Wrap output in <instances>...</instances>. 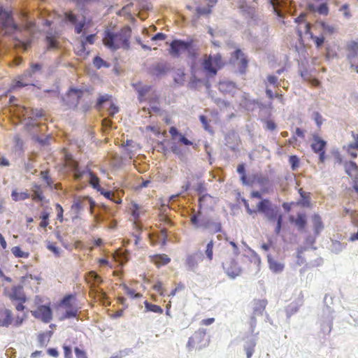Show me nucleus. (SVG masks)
<instances>
[{
	"instance_id": "1",
	"label": "nucleus",
	"mask_w": 358,
	"mask_h": 358,
	"mask_svg": "<svg viewBox=\"0 0 358 358\" xmlns=\"http://www.w3.org/2000/svg\"><path fill=\"white\" fill-rule=\"evenodd\" d=\"M20 18L22 26L14 22L10 12L0 8V34L15 36V38L22 32L32 34L35 29V23L28 13L21 10Z\"/></svg>"
},
{
	"instance_id": "2",
	"label": "nucleus",
	"mask_w": 358,
	"mask_h": 358,
	"mask_svg": "<svg viewBox=\"0 0 358 358\" xmlns=\"http://www.w3.org/2000/svg\"><path fill=\"white\" fill-rule=\"evenodd\" d=\"M131 35V29L129 27H125L118 32L106 29L103 38V44L112 51L120 48L127 50L129 48Z\"/></svg>"
},
{
	"instance_id": "3",
	"label": "nucleus",
	"mask_w": 358,
	"mask_h": 358,
	"mask_svg": "<svg viewBox=\"0 0 358 358\" xmlns=\"http://www.w3.org/2000/svg\"><path fill=\"white\" fill-rule=\"evenodd\" d=\"M196 50L193 39L189 41L175 39L170 44L169 53L174 57H178L181 52L187 51L189 56L194 57Z\"/></svg>"
},
{
	"instance_id": "4",
	"label": "nucleus",
	"mask_w": 358,
	"mask_h": 358,
	"mask_svg": "<svg viewBox=\"0 0 358 358\" xmlns=\"http://www.w3.org/2000/svg\"><path fill=\"white\" fill-rule=\"evenodd\" d=\"M222 268L227 275L231 279H235L241 275L242 269L234 258H230L222 262Z\"/></svg>"
},
{
	"instance_id": "5",
	"label": "nucleus",
	"mask_w": 358,
	"mask_h": 358,
	"mask_svg": "<svg viewBox=\"0 0 358 358\" xmlns=\"http://www.w3.org/2000/svg\"><path fill=\"white\" fill-rule=\"evenodd\" d=\"M274 13L279 18H284L285 13H291V2L287 0H268Z\"/></svg>"
},
{
	"instance_id": "6",
	"label": "nucleus",
	"mask_w": 358,
	"mask_h": 358,
	"mask_svg": "<svg viewBox=\"0 0 358 358\" xmlns=\"http://www.w3.org/2000/svg\"><path fill=\"white\" fill-rule=\"evenodd\" d=\"M84 91L81 89L71 88L63 100L70 108L76 107L79 100L83 96Z\"/></svg>"
},
{
	"instance_id": "7",
	"label": "nucleus",
	"mask_w": 358,
	"mask_h": 358,
	"mask_svg": "<svg viewBox=\"0 0 358 358\" xmlns=\"http://www.w3.org/2000/svg\"><path fill=\"white\" fill-rule=\"evenodd\" d=\"M31 314L45 323H49L52 319V311L49 306H39L36 310L31 311Z\"/></svg>"
},
{
	"instance_id": "8",
	"label": "nucleus",
	"mask_w": 358,
	"mask_h": 358,
	"mask_svg": "<svg viewBox=\"0 0 358 358\" xmlns=\"http://www.w3.org/2000/svg\"><path fill=\"white\" fill-rule=\"evenodd\" d=\"M85 280L90 285L92 289L96 293L100 294L102 296H105V292L103 289H97V286L102 283L103 280L95 272V271H90L85 275Z\"/></svg>"
},
{
	"instance_id": "9",
	"label": "nucleus",
	"mask_w": 358,
	"mask_h": 358,
	"mask_svg": "<svg viewBox=\"0 0 358 358\" xmlns=\"http://www.w3.org/2000/svg\"><path fill=\"white\" fill-rule=\"evenodd\" d=\"M201 229L208 230L210 233L215 234L221 231L222 226L220 222H213L208 218H201L200 220Z\"/></svg>"
},
{
	"instance_id": "10",
	"label": "nucleus",
	"mask_w": 358,
	"mask_h": 358,
	"mask_svg": "<svg viewBox=\"0 0 358 358\" xmlns=\"http://www.w3.org/2000/svg\"><path fill=\"white\" fill-rule=\"evenodd\" d=\"M324 314L325 317L321 323V331L324 334H329L332 329L334 317L329 307L324 310Z\"/></svg>"
},
{
	"instance_id": "11",
	"label": "nucleus",
	"mask_w": 358,
	"mask_h": 358,
	"mask_svg": "<svg viewBox=\"0 0 358 358\" xmlns=\"http://www.w3.org/2000/svg\"><path fill=\"white\" fill-rule=\"evenodd\" d=\"M202 260V255L198 252L193 253L187 257L186 265L187 269L195 272L198 268L199 263Z\"/></svg>"
},
{
	"instance_id": "12",
	"label": "nucleus",
	"mask_w": 358,
	"mask_h": 358,
	"mask_svg": "<svg viewBox=\"0 0 358 358\" xmlns=\"http://www.w3.org/2000/svg\"><path fill=\"white\" fill-rule=\"evenodd\" d=\"M84 174H87L90 177V184L93 187V188L96 189L97 191H101V187L99 185V179L91 171H83L80 173L79 171H76V178L77 180L81 179Z\"/></svg>"
},
{
	"instance_id": "13",
	"label": "nucleus",
	"mask_w": 358,
	"mask_h": 358,
	"mask_svg": "<svg viewBox=\"0 0 358 358\" xmlns=\"http://www.w3.org/2000/svg\"><path fill=\"white\" fill-rule=\"evenodd\" d=\"M257 338L256 336L248 337L243 345V349L245 351L247 358H251L257 345Z\"/></svg>"
},
{
	"instance_id": "14",
	"label": "nucleus",
	"mask_w": 358,
	"mask_h": 358,
	"mask_svg": "<svg viewBox=\"0 0 358 358\" xmlns=\"http://www.w3.org/2000/svg\"><path fill=\"white\" fill-rule=\"evenodd\" d=\"M327 142L322 139L317 134L313 135V143H311V148L314 152L317 153L325 150Z\"/></svg>"
},
{
	"instance_id": "15",
	"label": "nucleus",
	"mask_w": 358,
	"mask_h": 358,
	"mask_svg": "<svg viewBox=\"0 0 358 358\" xmlns=\"http://www.w3.org/2000/svg\"><path fill=\"white\" fill-rule=\"evenodd\" d=\"M269 269L274 273H280L283 271L285 264L280 262L274 259L271 255L267 256Z\"/></svg>"
},
{
	"instance_id": "16",
	"label": "nucleus",
	"mask_w": 358,
	"mask_h": 358,
	"mask_svg": "<svg viewBox=\"0 0 358 358\" xmlns=\"http://www.w3.org/2000/svg\"><path fill=\"white\" fill-rule=\"evenodd\" d=\"M226 145L233 151L238 150V136L235 133H231L225 137Z\"/></svg>"
},
{
	"instance_id": "17",
	"label": "nucleus",
	"mask_w": 358,
	"mask_h": 358,
	"mask_svg": "<svg viewBox=\"0 0 358 358\" xmlns=\"http://www.w3.org/2000/svg\"><path fill=\"white\" fill-rule=\"evenodd\" d=\"M168 70L169 66L167 63L158 62L151 67L150 71L153 75L160 76L165 74Z\"/></svg>"
},
{
	"instance_id": "18",
	"label": "nucleus",
	"mask_w": 358,
	"mask_h": 358,
	"mask_svg": "<svg viewBox=\"0 0 358 358\" xmlns=\"http://www.w3.org/2000/svg\"><path fill=\"white\" fill-rule=\"evenodd\" d=\"M219 90L223 93H234L236 90V84L229 80L220 81L219 83Z\"/></svg>"
},
{
	"instance_id": "19",
	"label": "nucleus",
	"mask_w": 358,
	"mask_h": 358,
	"mask_svg": "<svg viewBox=\"0 0 358 358\" xmlns=\"http://www.w3.org/2000/svg\"><path fill=\"white\" fill-rule=\"evenodd\" d=\"M3 319H0V327H8L13 322L12 313L8 309H4L0 312Z\"/></svg>"
},
{
	"instance_id": "20",
	"label": "nucleus",
	"mask_w": 358,
	"mask_h": 358,
	"mask_svg": "<svg viewBox=\"0 0 358 358\" xmlns=\"http://www.w3.org/2000/svg\"><path fill=\"white\" fill-rule=\"evenodd\" d=\"M195 333H201V335H198L195 338V342L196 343L197 347L201 349V348L206 346L208 343V339L206 336V332L205 329H199Z\"/></svg>"
},
{
	"instance_id": "21",
	"label": "nucleus",
	"mask_w": 358,
	"mask_h": 358,
	"mask_svg": "<svg viewBox=\"0 0 358 358\" xmlns=\"http://www.w3.org/2000/svg\"><path fill=\"white\" fill-rule=\"evenodd\" d=\"M24 115L27 116L31 120H33L34 118H39L43 116V112L40 109H28L27 108H22Z\"/></svg>"
},
{
	"instance_id": "22",
	"label": "nucleus",
	"mask_w": 358,
	"mask_h": 358,
	"mask_svg": "<svg viewBox=\"0 0 358 358\" xmlns=\"http://www.w3.org/2000/svg\"><path fill=\"white\" fill-rule=\"evenodd\" d=\"M234 54L236 59L240 60L238 64V65L240 66V72L243 73L248 66V60L245 58L244 55L241 50H236Z\"/></svg>"
},
{
	"instance_id": "23",
	"label": "nucleus",
	"mask_w": 358,
	"mask_h": 358,
	"mask_svg": "<svg viewBox=\"0 0 358 358\" xmlns=\"http://www.w3.org/2000/svg\"><path fill=\"white\" fill-rule=\"evenodd\" d=\"M10 297L12 299L20 301V302L26 301V297L23 292L22 287L20 286L14 287L13 288Z\"/></svg>"
},
{
	"instance_id": "24",
	"label": "nucleus",
	"mask_w": 358,
	"mask_h": 358,
	"mask_svg": "<svg viewBox=\"0 0 358 358\" xmlns=\"http://www.w3.org/2000/svg\"><path fill=\"white\" fill-rule=\"evenodd\" d=\"M346 173L351 178H354L357 175L358 166L357 164L352 161L345 162L344 164Z\"/></svg>"
},
{
	"instance_id": "25",
	"label": "nucleus",
	"mask_w": 358,
	"mask_h": 358,
	"mask_svg": "<svg viewBox=\"0 0 358 358\" xmlns=\"http://www.w3.org/2000/svg\"><path fill=\"white\" fill-rule=\"evenodd\" d=\"M203 67L204 70L213 76L216 75L218 68L212 62L211 58L208 57L203 61Z\"/></svg>"
},
{
	"instance_id": "26",
	"label": "nucleus",
	"mask_w": 358,
	"mask_h": 358,
	"mask_svg": "<svg viewBox=\"0 0 358 358\" xmlns=\"http://www.w3.org/2000/svg\"><path fill=\"white\" fill-rule=\"evenodd\" d=\"M257 207L258 212L264 214L273 207V205L268 199H264L259 202Z\"/></svg>"
},
{
	"instance_id": "27",
	"label": "nucleus",
	"mask_w": 358,
	"mask_h": 358,
	"mask_svg": "<svg viewBox=\"0 0 358 358\" xmlns=\"http://www.w3.org/2000/svg\"><path fill=\"white\" fill-rule=\"evenodd\" d=\"M185 73L181 69H178L174 73L173 80L174 82L180 85H182L185 83Z\"/></svg>"
},
{
	"instance_id": "28",
	"label": "nucleus",
	"mask_w": 358,
	"mask_h": 358,
	"mask_svg": "<svg viewBox=\"0 0 358 358\" xmlns=\"http://www.w3.org/2000/svg\"><path fill=\"white\" fill-rule=\"evenodd\" d=\"M358 57V43L352 42L348 48V59H352Z\"/></svg>"
},
{
	"instance_id": "29",
	"label": "nucleus",
	"mask_w": 358,
	"mask_h": 358,
	"mask_svg": "<svg viewBox=\"0 0 358 358\" xmlns=\"http://www.w3.org/2000/svg\"><path fill=\"white\" fill-rule=\"evenodd\" d=\"M86 203L84 201H82L80 199H75L73 201V203L71 206V210L75 213H78L81 210H83L85 206H86Z\"/></svg>"
},
{
	"instance_id": "30",
	"label": "nucleus",
	"mask_w": 358,
	"mask_h": 358,
	"mask_svg": "<svg viewBox=\"0 0 358 358\" xmlns=\"http://www.w3.org/2000/svg\"><path fill=\"white\" fill-rule=\"evenodd\" d=\"M12 199L15 201H23L29 197V194L27 192H17L15 190L13 191L11 193Z\"/></svg>"
},
{
	"instance_id": "31",
	"label": "nucleus",
	"mask_w": 358,
	"mask_h": 358,
	"mask_svg": "<svg viewBox=\"0 0 358 358\" xmlns=\"http://www.w3.org/2000/svg\"><path fill=\"white\" fill-rule=\"evenodd\" d=\"M315 232L318 234L323 229V224L321 217L318 215H315L313 219Z\"/></svg>"
},
{
	"instance_id": "32",
	"label": "nucleus",
	"mask_w": 358,
	"mask_h": 358,
	"mask_svg": "<svg viewBox=\"0 0 358 358\" xmlns=\"http://www.w3.org/2000/svg\"><path fill=\"white\" fill-rule=\"evenodd\" d=\"M144 303H145V308L147 311H150V312L160 313V314L163 313V309L157 305L152 304L147 301H145Z\"/></svg>"
},
{
	"instance_id": "33",
	"label": "nucleus",
	"mask_w": 358,
	"mask_h": 358,
	"mask_svg": "<svg viewBox=\"0 0 358 358\" xmlns=\"http://www.w3.org/2000/svg\"><path fill=\"white\" fill-rule=\"evenodd\" d=\"M278 208L277 207H272L271 208H270L266 213H264V215H265V217L267 218L268 220L269 221H273L274 220L276 219V217H278V216L279 215H278Z\"/></svg>"
},
{
	"instance_id": "34",
	"label": "nucleus",
	"mask_w": 358,
	"mask_h": 358,
	"mask_svg": "<svg viewBox=\"0 0 358 358\" xmlns=\"http://www.w3.org/2000/svg\"><path fill=\"white\" fill-rule=\"evenodd\" d=\"M45 39H46L48 50L58 48V43L54 36H52L50 34H48L46 36Z\"/></svg>"
},
{
	"instance_id": "35",
	"label": "nucleus",
	"mask_w": 358,
	"mask_h": 358,
	"mask_svg": "<svg viewBox=\"0 0 358 358\" xmlns=\"http://www.w3.org/2000/svg\"><path fill=\"white\" fill-rule=\"evenodd\" d=\"M95 34H90L85 38V41H81L80 52H84L85 51L86 43L89 44H93L94 43Z\"/></svg>"
},
{
	"instance_id": "36",
	"label": "nucleus",
	"mask_w": 358,
	"mask_h": 358,
	"mask_svg": "<svg viewBox=\"0 0 358 358\" xmlns=\"http://www.w3.org/2000/svg\"><path fill=\"white\" fill-rule=\"evenodd\" d=\"M171 259L166 255H159L156 257L155 263L158 266L166 265L169 264Z\"/></svg>"
},
{
	"instance_id": "37",
	"label": "nucleus",
	"mask_w": 358,
	"mask_h": 358,
	"mask_svg": "<svg viewBox=\"0 0 358 358\" xmlns=\"http://www.w3.org/2000/svg\"><path fill=\"white\" fill-rule=\"evenodd\" d=\"M294 222L299 229H303L306 224V220L305 215L303 214H299Z\"/></svg>"
},
{
	"instance_id": "38",
	"label": "nucleus",
	"mask_w": 358,
	"mask_h": 358,
	"mask_svg": "<svg viewBox=\"0 0 358 358\" xmlns=\"http://www.w3.org/2000/svg\"><path fill=\"white\" fill-rule=\"evenodd\" d=\"M213 245H214L213 241L211 240L207 244L206 249L205 250L206 256L209 261H212V259L213 258Z\"/></svg>"
},
{
	"instance_id": "39",
	"label": "nucleus",
	"mask_w": 358,
	"mask_h": 358,
	"mask_svg": "<svg viewBox=\"0 0 358 358\" xmlns=\"http://www.w3.org/2000/svg\"><path fill=\"white\" fill-rule=\"evenodd\" d=\"M64 19L66 21L69 22L73 24H76L77 22V15L72 11H66L64 13Z\"/></svg>"
},
{
	"instance_id": "40",
	"label": "nucleus",
	"mask_w": 358,
	"mask_h": 358,
	"mask_svg": "<svg viewBox=\"0 0 358 358\" xmlns=\"http://www.w3.org/2000/svg\"><path fill=\"white\" fill-rule=\"evenodd\" d=\"M257 182L262 187V190L264 191V188L268 184V178L266 176H264L262 175H257L255 177Z\"/></svg>"
},
{
	"instance_id": "41",
	"label": "nucleus",
	"mask_w": 358,
	"mask_h": 358,
	"mask_svg": "<svg viewBox=\"0 0 358 358\" xmlns=\"http://www.w3.org/2000/svg\"><path fill=\"white\" fill-rule=\"evenodd\" d=\"M266 306V301L259 300L257 302L256 306L254 308V313L255 314H262Z\"/></svg>"
},
{
	"instance_id": "42",
	"label": "nucleus",
	"mask_w": 358,
	"mask_h": 358,
	"mask_svg": "<svg viewBox=\"0 0 358 358\" xmlns=\"http://www.w3.org/2000/svg\"><path fill=\"white\" fill-rule=\"evenodd\" d=\"M28 85H34L32 83V80H27L24 78V76H20L19 79L16 81L15 87H22Z\"/></svg>"
},
{
	"instance_id": "43",
	"label": "nucleus",
	"mask_w": 358,
	"mask_h": 358,
	"mask_svg": "<svg viewBox=\"0 0 358 358\" xmlns=\"http://www.w3.org/2000/svg\"><path fill=\"white\" fill-rule=\"evenodd\" d=\"M345 243H341L338 241H333L332 242V245H331V250L334 252V253H339L340 252H341L345 247Z\"/></svg>"
},
{
	"instance_id": "44",
	"label": "nucleus",
	"mask_w": 358,
	"mask_h": 358,
	"mask_svg": "<svg viewBox=\"0 0 358 358\" xmlns=\"http://www.w3.org/2000/svg\"><path fill=\"white\" fill-rule=\"evenodd\" d=\"M289 162L291 165V169L292 171L296 170L299 165V159L298 157L296 155H292L289 157Z\"/></svg>"
},
{
	"instance_id": "45",
	"label": "nucleus",
	"mask_w": 358,
	"mask_h": 358,
	"mask_svg": "<svg viewBox=\"0 0 358 358\" xmlns=\"http://www.w3.org/2000/svg\"><path fill=\"white\" fill-rule=\"evenodd\" d=\"M209 58H211L212 62L214 63V65L217 66L218 69L221 67L222 65V57L219 54H216L214 55H209Z\"/></svg>"
},
{
	"instance_id": "46",
	"label": "nucleus",
	"mask_w": 358,
	"mask_h": 358,
	"mask_svg": "<svg viewBox=\"0 0 358 358\" xmlns=\"http://www.w3.org/2000/svg\"><path fill=\"white\" fill-rule=\"evenodd\" d=\"M211 8L208 6V7H197L196 11L199 15H208L212 12Z\"/></svg>"
},
{
	"instance_id": "47",
	"label": "nucleus",
	"mask_w": 358,
	"mask_h": 358,
	"mask_svg": "<svg viewBox=\"0 0 358 358\" xmlns=\"http://www.w3.org/2000/svg\"><path fill=\"white\" fill-rule=\"evenodd\" d=\"M124 289L125 290L127 294L130 296L133 299H138L141 296V294L139 293H135L134 289H130L126 285H123Z\"/></svg>"
},
{
	"instance_id": "48",
	"label": "nucleus",
	"mask_w": 358,
	"mask_h": 358,
	"mask_svg": "<svg viewBox=\"0 0 358 358\" xmlns=\"http://www.w3.org/2000/svg\"><path fill=\"white\" fill-rule=\"evenodd\" d=\"M83 20L80 21L78 23L76 22L75 24V31L76 34H80L86 23L85 17L83 16Z\"/></svg>"
},
{
	"instance_id": "49",
	"label": "nucleus",
	"mask_w": 358,
	"mask_h": 358,
	"mask_svg": "<svg viewBox=\"0 0 358 358\" xmlns=\"http://www.w3.org/2000/svg\"><path fill=\"white\" fill-rule=\"evenodd\" d=\"M110 98V96H109L108 94H104V95L100 96L97 100L96 107L97 108H100L101 107V106L103 104V103L108 101Z\"/></svg>"
},
{
	"instance_id": "50",
	"label": "nucleus",
	"mask_w": 358,
	"mask_h": 358,
	"mask_svg": "<svg viewBox=\"0 0 358 358\" xmlns=\"http://www.w3.org/2000/svg\"><path fill=\"white\" fill-rule=\"evenodd\" d=\"M198 335H201V333H194L192 337L189 338V341L187 344V348H188L189 350H191L196 345L195 338Z\"/></svg>"
},
{
	"instance_id": "51",
	"label": "nucleus",
	"mask_w": 358,
	"mask_h": 358,
	"mask_svg": "<svg viewBox=\"0 0 358 358\" xmlns=\"http://www.w3.org/2000/svg\"><path fill=\"white\" fill-rule=\"evenodd\" d=\"M47 248L49 250H50L51 252H52L55 254V256L59 257V255H60V250L55 244L48 242V243L47 245Z\"/></svg>"
},
{
	"instance_id": "52",
	"label": "nucleus",
	"mask_w": 358,
	"mask_h": 358,
	"mask_svg": "<svg viewBox=\"0 0 358 358\" xmlns=\"http://www.w3.org/2000/svg\"><path fill=\"white\" fill-rule=\"evenodd\" d=\"M74 297L73 294L66 295L62 300L61 304L66 307H71V301Z\"/></svg>"
},
{
	"instance_id": "53",
	"label": "nucleus",
	"mask_w": 358,
	"mask_h": 358,
	"mask_svg": "<svg viewBox=\"0 0 358 358\" xmlns=\"http://www.w3.org/2000/svg\"><path fill=\"white\" fill-rule=\"evenodd\" d=\"M93 64L97 69H100L103 66H106V62L99 57H95L94 58Z\"/></svg>"
},
{
	"instance_id": "54",
	"label": "nucleus",
	"mask_w": 358,
	"mask_h": 358,
	"mask_svg": "<svg viewBox=\"0 0 358 358\" xmlns=\"http://www.w3.org/2000/svg\"><path fill=\"white\" fill-rule=\"evenodd\" d=\"M276 220H277V223H276V227L275 229V233L276 234H279L281 231L282 224V215H279L278 216V217H276Z\"/></svg>"
},
{
	"instance_id": "55",
	"label": "nucleus",
	"mask_w": 358,
	"mask_h": 358,
	"mask_svg": "<svg viewBox=\"0 0 358 358\" xmlns=\"http://www.w3.org/2000/svg\"><path fill=\"white\" fill-rule=\"evenodd\" d=\"M267 81L270 85L275 87L279 86L278 78L276 76L270 75L267 77Z\"/></svg>"
},
{
	"instance_id": "56",
	"label": "nucleus",
	"mask_w": 358,
	"mask_h": 358,
	"mask_svg": "<svg viewBox=\"0 0 358 358\" xmlns=\"http://www.w3.org/2000/svg\"><path fill=\"white\" fill-rule=\"evenodd\" d=\"M317 11L320 15H326L328 14L329 9L326 3H321L317 8Z\"/></svg>"
},
{
	"instance_id": "57",
	"label": "nucleus",
	"mask_w": 358,
	"mask_h": 358,
	"mask_svg": "<svg viewBox=\"0 0 358 358\" xmlns=\"http://www.w3.org/2000/svg\"><path fill=\"white\" fill-rule=\"evenodd\" d=\"M76 315H77V310L70 309V310H67L65 312L63 317L69 319V318L76 317Z\"/></svg>"
},
{
	"instance_id": "58",
	"label": "nucleus",
	"mask_w": 358,
	"mask_h": 358,
	"mask_svg": "<svg viewBox=\"0 0 358 358\" xmlns=\"http://www.w3.org/2000/svg\"><path fill=\"white\" fill-rule=\"evenodd\" d=\"M322 27L325 32L329 34H333L335 31V27L333 25H330L324 22L322 23Z\"/></svg>"
},
{
	"instance_id": "59",
	"label": "nucleus",
	"mask_w": 358,
	"mask_h": 358,
	"mask_svg": "<svg viewBox=\"0 0 358 358\" xmlns=\"http://www.w3.org/2000/svg\"><path fill=\"white\" fill-rule=\"evenodd\" d=\"M314 120L315 121L317 127H320L322 124V117L318 112H314L313 114Z\"/></svg>"
},
{
	"instance_id": "60",
	"label": "nucleus",
	"mask_w": 358,
	"mask_h": 358,
	"mask_svg": "<svg viewBox=\"0 0 358 358\" xmlns=\"http://www.w3.org/2000/svg\"><path fill=\"white\" fill-rule=\"evenodd\" d=\"M100 193L103 195L106 198L109 199L110 200L113 199L115 196V194L110 191H107L101 187Z\"/></svg>"
},
{
	"instance_id": "61",
	"label": "nucleus",
	"mask_w": 358,
	"mask_h": 358,
	"mask_svg": "<svg viewBox=\"0 0 358 358\" xmlns=\"http://www.w3.org/2000/svg\"><path fill=\"white\" fill-rule=\"evenodd\" d=\"M350 64L351 69H353L358 73V57L348 60Z\"/></svg>"
},
{
	"instance_id": "62",
	"label": "nucleus",
	"mask_w": 358,
	"mask_h": 358,
	"mask_svg": "<svg viewBox=\"0 0 358 358\" xmlns=\"http://www.w3.org/2000/svg\"><path fill=\"white\" fill-rule=\"evenodd\" d=\"M153 289L158 292L161 295H165V290L162 288L161 282H157L154 286Z\"/></svg>"
},
{
	"instance_id": "63",
	"label": "nucleus",
	"mask_w": 358,
	"mask_h": 358,
	"mask_svg": "<svg viewBox=\"0 0 358 358\" xmlns=\"http://www.w3.org/2000/svg\"><path fill=\"white\" fill-rule=\"evenodd\" d=\"M12 252L17 257H22L24 252L21 250L20 247L15 246L12 248Z\"/></svg>"
},
{
	"instance_id": "64",
	"label": "nucleus",
	"mask_w": 358,
	"mask_h": 358,
	"mask_svg": "<svg viewBox=\"0 0 358 358\" xmlns=\"http://www.w3.org/2000/svg\"><path fill=\"white\" fill-rule=\"evenodd\" d=\"M75 354L76 358H87L86 353L78 348H75Z\"/></svg>"
}]
</instances>
